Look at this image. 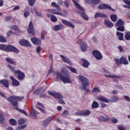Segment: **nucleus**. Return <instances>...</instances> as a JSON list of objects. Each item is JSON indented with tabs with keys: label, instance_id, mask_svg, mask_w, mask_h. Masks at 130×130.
I'll use <instances>...</instances> for the list:
<instances>
[{
	"label": "nucleus",
	"instance_id": "47",
	"mask_svg": "<svg viewBox=\"0 0 130 130\" xmlns=\"http://www.w3.org/2000/svg\"><path fill=\"white\" fill-rule=\"evenodd\" d=\"M30 116L33 119H35V118H36V114H35V112H31L30 113Z\"/></svg>",
	"mask_w": 130,
	"mask_h": 130
},
{
	"label": "nucleus",
	"instance_id": "48",
	"mask_svg": "<svg viewBox=\"0 0 130 130\" xmlns=\"http://www.w3.org/2000/svg\"><path fill=\"white\" fill-rule=\"evenodd\" d=\"M46 34V31L45 30H42L41 32V39L42 40H44V35Z\"/></svg>",
	"mask_w": 130,
	"mask_h": 130
},
{
	"label": "nucleus",
	"instance_id": "45",
	"mask_svg": "<svg viewBox=\"0 0 130 130\" xmlns=\"http://www.w3.org/2000/svg\"><path fill=\"white\" fill-rule=\"evenodd\" d=\"M100 0H91V4L93 5H99Z\"/></svg>",
	"mask_w": 130,
	"mask_h": 130
},
{
	"label": "nucleus",
	"instance_id": "58",
	"mask_svg": "<svg viewBox=\"0 0 130 130\" xmlns=\"http://www.w3.org/2000/svg\"><path fill=\"white\" fill-rule=\"evenodd\" d=\"M64 4L66 8H69L70 7V4L68 3V0H66V1L64 2Z\"/></svg>",
	"mask_w": 130,
	"mask_h": 130
},
{
	"label": "nucleus",
	"instance_id": "7",
	"mask_svg": "<svg viewBox=\"0 0 130 130\" xmlns=\"http://www.w3.org/2000/svg\"><path fill=\"white\" fill-rule=\"evenodd\" d=\"M114 60L115 63H116L118 67L121 66V64H128V61H127V59H126L125 57L121 56L120 59L115 58Z\"/></svg>",
	"mask_w": 130,
	"mask_h": 130
},
{
	"label": "nucleus",
	"instance_id": "43",
	"mask_svg": "<svg viewBox=\"0 0 130 130\" xmlns=\"http://www.w3.org/2000/svg\"><path fill=\"white\" fill-rule=\"evenodd\" d=\"M35 2H36V0H28V4L30 7H33L35 4Z\"/></svg>",
	"mask_w": 130,
	"mask_h": 130
},
{
	"label": "nucleus",
	"instance_id": "52",
	"mask_svg": "<svg viewBox=\"0 0 130 130\" xmlns=\"http://www.w3.org/2000/svg\"><path fill=\"white\" fill-rule=\"evenodd\" d=\"M26 41V40H21L19 41V44L22 46H24Z\"/></svg>",
	"mask_w": 130,
	"mask_h": 130
},
{
	"label": "nucleus",
	"instance_id": "4",
	"mask_svg": "<svg viewBox=\"0 0 130 130\" xmlns=\"http://www.w3.org/2000/svg\"><path fill=\"white\" fill-rule=\"evenodd\" d=\"M72 2L76 7L77 9L79 10L78 13H81V16L86 21H88L89 20V18H88V16H87V15L85 14V11L84 10V8L81 6V5L78 3L79 0H72Z\"/></svg>",
	"mask_w": 130,
	"mask_h": 130
},
{
	"label": "nucleus",
	"instance_id": "23",
	"mask_svg": "<svg viewBox=\"0 0 130 130\" xmlns=\"http://www.w3.org/2000/svg\"><path fill=\"white\" fill-rule=\"evenodd\" d=\"M105 25L107 27V28H112L113 26V23L110 20L108 19L105 20Z\"/></svg>",
	"mask_w": 130,
	"mask_h": 130
},
{
	"label": "nucleus",
	"instance_id": "27",
	"mask_svg": "<svg viewBox=\"0 0 130 130\" xmlns=\"http://www.w3.org/2000/svg\"><path fill=\"white\" fill-rule=\"evenodd\" d=\"M100 120H102V121L104 122L110 121V117H109V116H106L105 117L101 116L100 117Z\"/></svg>",
	"mask_w": 130,
	"mask_h": 130
},
{
	"label": "nucleus",
	"instance_id": "13",
	"mask_svg": "<svg viewBox=\"0 0 130 130\" xmlns=\"http://www.w3.org/2000/svg\"><path fill=\"white\" fill-rule=\"evenodd\" d=\"M98 9L99 10H110L113 12H114V11H115V10L111 8V6L105 4H101L100 5H99L98 7Z\"/></svg>",
	"mask_w": 130,
	"mask_h": 130
},
{
	"label": "nucleus",
	"instance_id": "25",
	"mask_svg": "<svg viewBox=\"0 0 130 130\" xmlns=\"http://www.w3.org/2000/svg\"><path fill=\"white\" fill-rule=\"evenodd\" d=\"M97 100L102 102H105L106 103H109V100L104 96H99L97 97Z\"/></svg>",
	"mask_w": 130,
	"mask_h": 130
},
{
	"label": "nucleus",
	"instance_id": "10",
	"mask_svg": "<svg viewBox=\"0 0 130 130\" xmlns=\"http://www.w3.org/2000/svg\"><path fill=\"white\" fill-rule=\"evenodd\" d=\"M15 74L17 75V79L19 81H23L25 79V73L22 72L20 70H16Z\"/></svg>",
	"mask_w": 130,
	"mask_h": 130
},
{
	"label": "nucleus",
	"instance_id": "17",
	"mask_svg": "<svg viewBox=\"0 0 130 130\" xmlns=\"http://www.w3.org/2000/svg\"><path fill=\"white\" fill-rule=\"evenodd\" d=\"M45 90H46V86H42L39 89H37L34 92V94H35V95H39L40 94H42L43 93H44V92L45 91Z\"/></svg>",
	"mask_w": 130,
	"mask_h": 130
},
{
	"label": "nucleus",
	"instance_id": "51",
	"mask_svg": "<svg viewBox=\"0 0 130 130\" xmlns=\"http://www.w3.org/2000/svg\"><path fill=\"white\" fill-rule=\"evenodd\" d=\"M100 89L97 87L93 88L92 90V92H93V93H100Z\"/></svg>",
	"mask_w": 130,
	"mask_h": 130
},
{
	"label": "nucleus",
	"instance_id": "34",
	"mask_svg": "<svg viewBox=\"0 0 130 130\" xmlns=\"http://www.w3.org/2000/svg\"><path fill=\"white\" fill-rule=\"evenodd\" d=\"M9 123L11 125H17V121L14 119L11 118L9 120Z\"/></svg>",
	"mask_w": 130,
	"mask_h": 130
},
{
	"label": "nucleus",
	"instance_id": "24",
	"mask_svg": "<svg viewBox=\"0 0 130 130\" xmlns=\"http://www.w3.org/2000/svg\"><path fill=\"white\" fill-rule=\"evenodd\" d=\"M5 60L7 62H8V63H10V64H13L14 66H16L17 64L16 61L10 57H6Z\"/></svg>",
	"mask_w": 130,
	"mask_h": 130
},
{
	"label": "nucleus",
	"instance_id": "21",
	"mask_svg": "<svg viewBox=\"0 0 130 130\" xmlns=\"http://www.w3.org/2000/svg\"><path fill=\"white\" fill-rule=\"evenodd\" d=\"M53 30L54 31H59V30H61V29H63V25L61 24H59L58 25H54L52 27Z\"/></svg>",
	"mask_w": 130,
	"mask_h": 130
},
{
	"label": "nucleus",
	"instance_id": "39",
	"mask_svg": "<svg viewBox=\"0 0 130 130\" xmlns=\"http://www.w3.org/2000/svg\"><path fill=\"white\" fill-rule=\"evenodd\" d=\"M124 38L126 40L128 41L130 40V32L129 31L127 32L125 36H124Z\"/></svg>",
	"mask_w": 130,
	"mask_h": 130
},
{
	"label": "nucleus",
	"instance_id": "57",
	"mask_svg": "<svg viewBox=\"0 0 130 130\" xmlns=\"http://www.w3.org/2000/svg\"><path fill=\"white\" fill-rule=\"evenodd\" d=\"M0 96H1L2 98H4L5 99H7V96H6V94L2 92H0Z\"/></svg>",
	"mask_w": 130,
	"mask_h": 130
},
{
	"label": "nucleus",
	"instance_id": "30",
	"mask_svg": "<svg viewBox=\"0 0 130 130\" xmlns=\"http://www.w3.org/2000/svg\"><path fill=\"white\" fill-rule=\"evenodd\" d=\"M116 35L120 41H122V40H123V33L120 32L119 31H117Z\"/></svg>",
	"mask_w": 130,
	"mask_h": 130
},
{
	"label": "nucleus",
	"instance_id": "6",
	"mask_svg": "<svg viewBox=\"0 0 130 130\" xmlns=\"http://www.w3.org/2000/svg\"><path fill=\"white\" fill-rule=\"evenodd\" d=\"M0 50L4 51H11L15 53H19V50L17 48L12 45H6L5 44H0Z\"/></svg>",
	"mask_w": 130,
	"mask_h": 130
},
{
	"label": "nucleus",
	"instance_id": "20",
	"mask_svg": "<svg viewBox=\"0 0 130 130\" xmlns=\"http://www.w3.org/2000/svg\"><path fill=\"white\" fill-rule=\"evenodd\" d=\"M10 80L12 81V86H14V87H18L20 85V82H18V80H17L14 77L11 76L10 77Z\"/></svg>",
	"mask_w": 130,
	"mask_h": 130
},
{
	"label": "nucleus",
	"instance_id": "2",
	"mask_svg": "<svg viewBox=\"0 0 130 130\" xmlns=\"http://www.w3.org/2000/svg\"><path fill=\"white\" fill-rule=\"evenodd\" d=\"M78 78L80 81H81L83 91H85L86 93H90V89H89V88H87V87L89 86V81L88 80V79L83 75H79L78 76Z\"/></svg>",
	"mask_w": 130,
	"mask_h": 130
},
{
	"label": "nucleus",
	"instance_id": "35",
	"mask_svg": "<svg viewBox=\"0 0 130 130\" xmlns=\"http://www.w3.org/2000/svg\"><path fill=\"white\" fill-rule=\"evenodd\" d=\"M5 119H6V117H5V116H4V114L0 113V123L3 124Z\"/></svg>",
	"mask_w": 130,
	"mask_h": 130
},
{
	"label": "nucleus",
	"instance_id": "38",
	"mask_svg": "<svg viewBox=\"0 0 130 130\" xmlns=\"http://www.w3.org/2000/svg\"><path fill=\"white\" fill-rule=\"evenodd\" d=\"M68 69H69V70L72 72V73H74V74H77V70L76 69L71 66L68 67Z\"/></svg>",
	"mask_w": 130,
	"mask_h": 130
},
{
	"label": "nucleus",
	"instance_id": "9",
	"mask_svg": "<svg viewBox=\"0 0 130 130\" xmlns=\"http://www.w3.org/2000/svg\"><path fill=\"white\" fill-rule=\"evenodd\" d=\"M91 114V111L89 110L80 111L75 113L76 116H88Z\"/></svg>",
	"mask_w": 130,
	"mask_h": 130
},
{
	"label": "nucleus",
	"instance_id": "56",
	"mask_svg": "<svg viewBox=\"0 0 130 130\" xmlns=\"http://www.w3.org/2000/svg\"><path fill=\"white\" fill-rule=\"evenodd\" d=\"M58 103H59V104H63V105L66 104L64 101H63V100H62V99H59Z\"/></svg>",
	"mask_w": 130,
	"mask_h": 130
},
{
	"label": "nucleus",
	"instance_id": "40",
	"mask_svg": "<svg viewBox=\"0 0 130 130\" xmlns=\"http://www.w3.org/2000/svg\"><path fill=\"white\" fill-rule=\"evenodd\" d=\"M11 29L13 30L14 31H18V32H20V29L18 27V26L17 25H13L11 27Z\"/></svg>",
	"mask_w": 130,
	"mask_h": 130
},
{
	"label": "nucleus",
	"instance_id": "49",
	"mask_svg": "<svg viewBox=\"0 0 130 130\" xmlns=\"http://www.w3.org/2000/svg\"><path fill=\"white\" fill-rule=\"evenodd\" d=\"M24 46L25 47H31L32 46L31 45V44L27 40L25 41V43L24 44Z\"/></svg>",
	"mask_w": 130,
	"mask_h": 130
},
{
	"label": "nucleus",
	"instance_id": "41",
	"mask_svg": "<svg viewBox=\"0 0 130 130\" xmlns=\"http://www.w3.org/2000/svg\"><path fill=\"white\" fill-rule=\"evenodd\" d=\"M7 68L10 69V71H12L13 73H14V74H15L16 72H17V70H15V68L11 65H8Z\"/></svg>",
	"mask_w": 130,
	"mask_h": 130
},
{
	"label": "nucleus",
	"instance_id": "8",
	"mask_svg": "<svg viewBox=\"0 0 130 130\" xmlns=\"http://www.w3.org/2000/svg\"><path fill=\"white\" fill-rule=\"evenodd\" d=\"M77 44H79L80 48L82 50V51H86L88 49V45L86 42H83V40L80 39L79 41H77Z\"/></svg>",
	"mask_w": 130,
	"mask_h": 130
},
{
	"label": "nucleus",
	"instance_id": "18",
	"mask_svg": "<svg viewBox=\"0 0 130 130\" xmlns=\"http://www.w3.org/2000/svg\"><path fill=\"white\" fill-rule=\"evenodd\" d=\"M0 83L3 85L5 88H9L10 86V82L8 79H2L0 80Z\"/></svg>",
	"mask_w": 130,
	"mask_h": 130
},
{
	"label": "nucleus",
	"instance_id": "31",
	"mask_svg": "<svg viewBox=\"0 0 130 130\" xmlns=\"http://www.w3.org/2000/svg\"><path fill=\"white\" fill-rule=\"evenodd\" d=\"M123 25H124V21L121 19H118L116 23V26H117V27H118L119 26H123Z\"/></svg>",
	"mask_w": 130,
	"mask_h": 130
},
{
	"label": "nucleus",
	"instance_id": "60",
	"mask_svg": "<svg viewBox=\"0 0 130 130\" xmlns=\"http://www.w3.org/2000/svg\"><path fill=\"white\" fill-rule=\"evenodd\" d=\"M118 129H119V130H126V127L122 126H119Z\"/></svg>",
	"mask_w": 130,
	"mask_h": 130
},
{
	"label": "nucleus",
	"instance_id": "28",
	"mask_svg": "<svg viewBox=\"0 0 130 130\" xmlns=\"http://www.w3.org/2000/svg\"><path fill=\"white\" fill-rule=\"evenodd\" d=\"M106 78H110L111 79H121V76L105 75Z\"/></svg>",
	"mask_w": 130,
	"mask_h": 130
},
{
	"label": "nucleus",
	"instance_id": "26",
	"mask_svg": "<svg viewBox=\"0 0 130 130\" xmlns=\"http://www.w3.org/2000/svg\"><path fill=\"white\" fill-rule=\"evenodd\" d=\"M94 18H107V15L104 13H96L94 15Z\"/></svg>",
	"mask_w": 130,
	"mask_h": 130
},
{
	"label": "nucleus",
	"instance_id": "15",
	"mask_svg": "<svg viewBox=\"0 0 130 130\" xmlns=\"http://www.w3.org/2000/svg\"><path fill=\"white\" fill-rule=\"evenodd\" d=\"M53 118H54V116L52 115L49 117L48 118L46 119L43 122V126L44 127H46V126H47V125H48L49 123H50Z\"/></svg>",
	"mask_w": 130,
	"mask_h": 130
},
{
	"label": "nucleus",
	"instance_id": "46",
	"mask_svg": "<svg viewBox=\"0 0 130 130\" xmlns=\"http://www.w3.org/2000/svg\"><path fill=\"white\" fill-rule=\"evenodd\" d=\"M70 114V112L68 110H64L63 113L61 114L62 116L66 117V115H69Z\"/></svg>",
	"mask_w": 130,
	"mask_h": 130
},
{
	"label": "nucleus",
	"instance_id": "3",
	"mask_svg": "<svg viewBox=\"0 0 130 130\" xmlns=\"http://www.w3.org/2000/svg\"><path fill=\"white\" fill-rule=\"evenodd\" d=\"M51 6H52L53 8H56L57 10L54 9H48V12L49 13H51L54 15H57V16H61L62 17H64V14L60 12V8L59 7V5H58L55 2H52L51 3Z\"/></svg>",
	"mask_w": 130,
	"mask_h": 130
},
{
	"label": "nucleus",
	"instance_id": "36",
	"mask_svg": "<svg viewBox=\"0 0 130 130\" xmlns=\"http://www.w3.org/2000/svg\"><path fill=\"white\" fill-rule=\"evenodd\" d=\"M117 31H120V32H123L124 31V26L123 25H120L117 27Z\"/></svg>",
	"mask_w": 130,
	"mask_h": 130
},
{
	"label": "nucleus",
	"instance_id": "55",
	"mask_svg": "<svg viewBox=\"0 0 130 130\" xmlns=\"http://www.w3.org/2000/svg\"><path fill=\"white\" fill-rule=\"evenodd\" d=\"M29 15H30V12H29L28 11H26L24 12V17L25 18H27V17L29 16Z\"/></svg>",
	"mask_w": 130,
	"mask_h": 130
},
{
	"label": "nucleus",
	"instance_id": "50",
	"mask_svg": "<svg viewBox=\"0 0 130 130\" xmlns=\"http://www.w3.org/2000/svg\"><path fill=\"white\" fill-rule=\"evenodd\" d=\"M112 100L113 102H116V101H118V96L116 95H114L112 98Z\"/></svg>",
	"mask_w": 130,
	"mask_h": 130
},
{
	"label": "nucleus",
	"instance_id": "54",
	"mask_svg": "<svg viewBox=\"0 0 130 130\" xmlns=\"http://www.w3.org/2000/svg\"><path fill=\"white\" fill-rule=\"evenodd\" d=\"M111 121L112 122H113V123H117V122H118V120L115 118H112L111 119Z\"/></svg>",
	"mask_w": 130,
	"mask_h": 130
},
{
	"label": "nucleus",
	"instance_id": "59",
	"mask_svg": "<svg viewBox=\"0 0 130 130\" xmlns=\"http://www.w3.org/2000/svg\"><path fill=\"white\" fill-rule=\"evenodd\" d=\"M36 51L38 53H40V51H41V47L39 46L37 47Z\"/></svg>",
	"mask_w": 130,
	"mask_h": 130
},
{
	"label": "nucleus",
	"instance_id": "29",
	"mask_svg": "<svg viewBox=\"0 0 130 130\" xmlns=\"http://www.w3.org/2000/svg\"><path fill=\"white\" fill-rule=\"evenodd\" d=\"M60 56L64 62L69 63V64H71V63H72V62H71L70 59L67 58L66 57H64V56H63L62 55H60Z\"/></svg>",
	"mask_w": 130,
	"mask_h": 130
},
{
	"label": "nucleus",
	"instance_id": "42",
	"mask_svg": "<svg viewBox=\"0 0 130 130\" xmlns=\"http://www.w3.org/2000/svg\"><path fill=\"white\" fill-rule=\"evenodd\" d=\"M0 42L2 43H6V42H7V40L3 36H0Z\"/></svg>",
	"mask_w": 130,
	"mask_h": 130
},
{
	"label": "nucleus",
	"instance_id": "16",
	"mask_svg": "<svg viewBox=\"0 0 130 130\" xmlns=\"http://www.w3.org/2000/svg\"><path fill=\"white\" fill-rule=\"evenodd\" d=\"M31 41L34 45H36L37 46L41 45V40L36 37L32 38L31 39Z\"/></svg>",
	"mask_w": 130,
	"mask_h": 130
},
{
	"label": "nucleus",
	"instance_id": "37",
	"mask_svg": "<svg viewBox=\"0 0 130 130\" xmlns=\"http://www.w3.org/2000/svg\"><path fill=\"white\" fill-rule=\"evenodd\" d=\"M18 123L19 125H21V124H24L25 123V119L24 118H20L18 120Z\"/></svg>",
	"mask_w": 130,
	"mask_h": 130
},
{
	"label": "nucleus",
	"instance_id": "63",
	"mask_svg": "<svg viewBox=\"0 0 130 130\" xmlns=\"http://www.w3.org/2000/svg\"><path fill=\"white\" fill-rule=\"evenodd\" d=\"M36 16H38V17H42V14H41L40 12L38 11H36Z\"/></svg>",
	"mask_w": 130,
	"mask_h": 130
},
{
	"label": "nucleus",
	"instance_id": "62",
	"mask_svg": "<svg viewBox=\"0 0 130 130\" xmlns=\"http://www.w3.org/2000/svg\"><path fill=\"white\" fill-rule=\"evenodd\" d=\"M123 2L127 5L128 6H130V1L129 0H123Z\"/></svg>",
	"mask_w": 130,
	"mask_h": 130
},
{
	"label": "nucleus",
	"instance_id": "22",
	"mask_svg": "<svg viewBox=\"0 0 130 130\" xmlns=\"http://www.w3.org/2000/svg\"><path fill=\"white\" fill-rule=\"evenodd\" d=\"M81 60L83 62L82 67H83V68H88L89 66H90V63L88 60H87V59L85 58H81Z\"/></svg>",
	"mask_w": 130,
	"mask_h": 130
},
{
	"label": "nucleus",
	"instance_id": "44",
	"mask_svg": "<svg viewBox=\"0 0 130 130\" xmlns=\"http://www.w3.org/2000/svg\"><path fill=\"white\" fill-rule=\"evenodd\" d=\"M51 22L55 23V22H57V18H56V16L53 15L52 17H51Z\"/></svg>",
	"mask_w": 130,
	"mask_h": 130
},
{
	"label": "nucleus",
	"instance_id": "64",
	"mask_svg": "<svg viewBox=\"0 0 130 130\" xmlns=\"http://www.w3.org/2000/svg\"><path fill=\"white\" fill-rule=\"evenodd\" d=\"M124 97L125 99L126 100V101H128V102H130L129 97H128L126 95H124Z\"/></svg>",
	"mask_w": 130,
	"mask_h": 130
},
{
	"label": "nucleus",
	"instance_id": "5",
	"mask_svg": "<svg viewBox=\"0 0 130 130\" xmlns=\"http://www.w3.org/2000/svg\"><path fill=\"white\" fill-rule=\"evenodd\" d=\"M56 81H57V82L61 81L63 83H71V82H72L70 75H67L63 76L62 73L59 72H56Z\"/></svg>",
	"mask_w": 130,
	"mask_h": 130
},
{
	"label": "nucleus",
	"instance_id": "12",
	"mask_svg": "<svg viewBox=\"0 0 130 130\" xmlns=\"http://www.w3.org/2000/svg\"><path fill=\"white\" fill-rule=\"evenodd\" d=\"M92 54L98 60H101V59H102V58H103V56H102V54H101V53H100L99 51L97 50H93L92 52Z\"/></svg>",
	"mask_w": 130,
	"mask_h": 130
},
{
	"label": "nucleus",
	"instance_id": "61",
	"mask_svg": "<svg viewBox=\"0 0 130 130\" xmlns=\"http://www.w3.org/2000/svg\"><path fill=\"white\" fill-rule=\"evenodd\" d=\"M13 32L12 30H9L7 34V35L8 37H10L12 34H13Z\"/></svg>",
	"mask_w": 130,
	"mask_h": 130
},
{
	"label": "nucleus",
	"instance_id": "19",
	"mask_svg": "<svg viewBox=\"0 0 130 130\" xmlns=\"http://www.w3.org/2000/svg\"><path fill=\"white\" fill-rule=\"evenodd\" d=\"M61 22L62 24L65 25V26H67V27H71V28H72V29H74L75 28V25L73 24V23H71V22L67 21L64 19H62L61 20Z\"/></svg>",
	"mask_w": 130,
	"mask_h": 130
},
{
	"label": "nucleus",
	"instance_id": "14",
	"mask_svg": "<svg viewBox=\"0 0 130 130\" xmlns=\"http://www.w3.org/2000/svg\"><path fill=\"white\" fill-rule=\"evenodd\" d=\"M34 26H33V22L30 21L28 25V28H27V32L28 34H32L34 36H35V31L34 30Z\"/></svg>",
	"mask_w": 130,
	"mask_h": 130
},
{
	"label": "nucleus",
	"instance_id": "32",
	"mask_svg": "<svg viewBox=\"0 0 130 130\" xmlns=\"http://www.w3.org/2000/svg\"><path fill=\"white\" fill-rule=\"evenodd\" d=\"M91 107L93 109L98 108L99 107V103L96 101H93L91 105Z\"/></svg>",
	"mask_w": 130,
	"mask_h": 130
},
{
	"label": "nucleus",
	"instance_id": "1",
	"mask_svg": "<svg viewBox=\"0 0 130 130\" xmlns=\"http://www.w3.org/2000/svg\"><path fill=\"white\" fill-rule=\"evenodd\" d=\"M23 99H25V97L19 96L17 95H11L7 98V100H8L9 102H10L13 106L15 107V109L17 110V111H19L21 113L25 114V115H27V113H26L25 110L19 109L18 107L19 101H22Z\"/></svg>",
	"mask_w": 130,
	"mask_h": 130
},
{
	"label": "nucleus",
	"instance_id": "53",
	"mask_svg": "<svg viewBox=\"0 0 130 130\" xmlns=\"http://www.w3.org/2000/svg\"><path fill=\"white\" fill-rule=\"evenodd\" d=\"M11 19H13V17L11 16H8L5 18V20L6 22H9V21H11Z\"/></svg>",
	"mask_w": 130,
	"mask_h": 130
},
{
	"label": "nucleus",
	"instance_id": "33",
	"mask_svg": "<svg viewBox=\"0 0 130 130\" xmlns=\"http://www.w3.org/2000/svg\"><path fill=\"white\" fill-rule=\"evenodd\" d=\"M110 19L112 22H116L117 21V15L116 14H112L110 16Z\"/></svg>",
	"mask_w": 130,
	"mask_h": 130
},
{
	"label": "nucleus",
	"instance_id": "11",
	"mask_svg": "<svg viewBox=\"0 0 130 130\" xmlns=\"http://www.w3.org/2000/svg\"><path fill=\"white\" fill-rule=\"evenodd\" d=\"M48 94H49V95H50L51 96H53V97H54V98H55V99H63V96L61 95V94L55 91L52 92V91H49Z\"/></svg>",
	"mask_w": 130,
	"mask_h": 130
}]
</instances>
